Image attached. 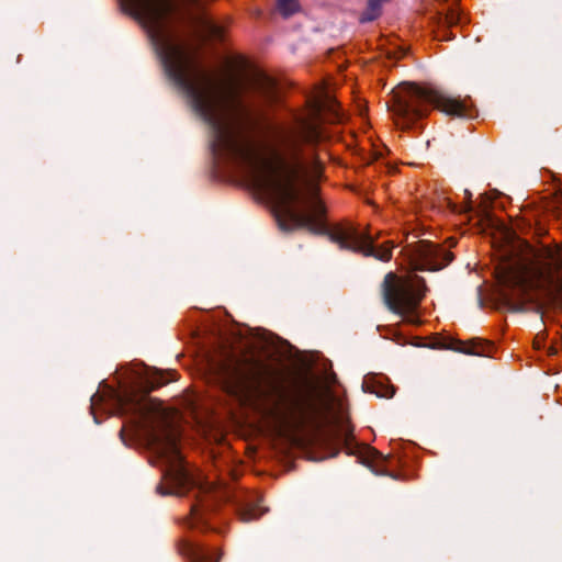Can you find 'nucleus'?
Here are the masks:
<instances>
[{"label":"nucleus","instance_id":"1","mask_svg":"<svg viewBox=\"0 0 562 562\" xmlns=\"http://www.w3.org/2000/svg\"><path fill=\"white\" fill-rule=\"evenodd\" d=\"M120 5L144 29L167 78L209 125L214 158L252 164L254 150L243 131L246 125L263 120L265 113L251 109L235 88L218 86L196 66L186 40L172 25L177 18L173 0H120Z\"/></svg>","mask_w":562,"mask_h":562},{"label":"nucleus","instance_id":"2","mask_svg":"<svg viewBox=\"0 0 562 562\" xmlns=\"http://www.w3.org/2000/svg\"><path fill=\"white\" fill-rule=\"evenodd\" d=\"M324 112L331 114L333 121L339 120L336 102L327 98V100L314 104L310 116L295 114L293 126L277 131L279 149L276 151V159L283 172V179L260 177L258 183L261 188L270 191L273 196L276 220L281 231L292 232L296 228H306L316 235H327L333 243L338 244L340 249L389 261L392 258L391 248L376 249L373 239L369 235L360 233L356 227L340 225L329 229L323 220L326 207L318 198H312L311 213L302 212L295 206L300 201L295 180L304 170L303 146L315 147L324 139L321 127Z\"/></svg>","mask_w":562,"mask_h":562},{"label":"nucleus","instance_id":"3","mask_svg":"<svg viewBox=\"0 0 562 562\" xmlns=\"http://www.w3.org/2000/svg\"><path fill=\"white\" fill-rule=\"evenodd\" d=\"M167 383L168 380L162 372L147 370L135 384L122 394H115L117 409L120 415L127 419L126 427L133 435L144 441L166 463L167 483L157 485V493L162 496H183L192 492L193 501L187 525L190 528L206 527V514L214 510L221 499L227 497V492L211 483H198L183 462L176 438L171 434H161L157 430L156 424L164 419V415L148 394ZM124 432L125 426L120 431L123 441Z\"/></svg>","mask_w":562,"mask_h":562},{"label":"nucleus","instance_id":"4","mask_svg":"<svg viewBox=\"0 0 562 562\" xmlns=\"http://www.w3.org/2000/svg\"><path fill=\"white\" fill-rule=\"evenodd\" d=\"M217 371L227 394L258 406L281 427L297 429L308 423L329 420L338 426L347 415L342 400L329 390L319 405L292 393L284 373L260 358L231 357L218 364Z\"/></svg>","mask_w":562,"mask_h":562},{"label":"nucleus","instance_id":"5","mask_svg":"<svg viewBox=\"0 0 562 562\" xmlns=\"http://www.w3.org/2000/svg\"><path fill=\"white\" fill-rule=\"evenodd\" d=\"M530 265H516L501 277L502 299L512 312L543 314L562 306V279L555 270L562 266V249L542 246Z\"/></svg>","mask_w":562,"mask_h":562},{"label":"nucleus","instance_id":"6","mask_svg":"<svg viewBox=\"0 0 562 562\" xmlns=\"http://www.w3.org/2000/svg\"><path fill=\"white\" fill-rule=\"evenodd\" d=\"M436 108L448 115L472 116L465 101L449 97L443 91L425 85L405 82L394 92L390 108L396 125L402 130L411 128L418 120L426 117Z\"/></svg>","mask_w":562,"mask_h":562},{"label":"nucleus","instance_id":"7","mask_svg":"<svg viewBox=\"0 0 562 562\" xmlns=\"http://www.w3.org/2000/svg\"><path fill=\"white\" fill-rule=\"evenodd\" d=\"M426 291L424 278L417 276L408 280L398 278L394 272H389L381 284V294L385 306L411 324L419 323L417 310Z\"/></svg>","mask_w":562,"mask_h":562},{"label":"nucleus","instance_id":"8","mask_svg":"<svg viewBox=\"0 0 562 562\" xmlns=\"http://www.w3.org/2000/svg\"><path fill=\"white\" fill-rule=\"evenodd\" d=\"M352 432L353 427L349 423L347 414L338 425V429L333 431L326 438L327 445L333 446L335 442H338L344 446L348 454L358 456L360 462L370 468L375 474L391 475V477H394V474H389V472L383 468L387 458L368 445H358L353 442Z\"/></svg>","mask_w":562,"mask_h":562},{"label":"nucleus","instance_id":"9","mask_svg":"<svg viewBox=\"0 0 562 562\" xmlns=\"http://www.w3.org/2000/svg\"><path fill=\"white\" fill-rule=\"evenodd\" d=\"M453 260V254L428 241L419 240L413 249V266L419 271H437Z\"/></svg>","mask_w":562,"mask_h":562},{"label":"nucleus","instance_id":"10","mask_svg":"<svg viewBox=\"0 0 562 562\" xmlns=\"http://www.w3.org/2000/svg\"><path fill=\"white\" fill-rule=\"evenodd\" d=\"M250 90L267 104L278 102L277 82L267 74L256 70L248 80Z\"/></svg>","mask_w":562,"mask_h":562},{"label":"nucleus","instance_id":"11","mask_svg":"<svg viewBox=\"0 0 562 562\" xmlns=\"http://www.w3.org/2000/svg\"><path fill=\"white\" fill-rule=\"evenodd\" d=\"M196 24L200 26L203 37L206 41L223 43L225 42V26L218 24L215 20L206 14L196 18Z\"/></svg>","mask_w":562,"mask_h":562},{"label":"nucleus","instance_id":"12","mask_svg":"<svg viewBox=\"0 0 562 562\" xmlns=\"http://www.w3.org/2000/svg\"><path fill=\"white\" fill-rule=\"evenodd\" d=\"M453 349L465 355L491 357L493 344L487 340L475 338L467 342L459 341L458 347H454Z\"/></svg>","mask_w":562,"mask_h":562},{"label":"nucleus","instance_id":"13","mask_svg":"<svg viewBox=\"0 0 562 562\" xmlns=\"http://www.w3.org/2000/svg\"><path fill=\"white\" fill-rule=\"evenodd\" d=\"M382 2L379 0H368L366 10L359 16L360 23H368L376 20L381 15Z\"/></svg>","mask_w":562,"mask_h":562},{"label":"nucleus","instance_id":"14","mask_svg":"<svg viewBox=\"0 0 562 562\" xmlns=\"http://www.w3.org/2000/svg\"><path fill=\"white\" fill-rule=\"evenodd\" d=\"M277 10L284 19H288L299 12V0H277Z\"/></svg>","mask_w":562,"mask_h":562},{"label":"nucleus","instance_id":"15","mask_svg":"<svg viewBox=\"0 0 562 562\" xmlns=\"http://www.w3.org/2000/svg\"><path fill=\"white\" fill-rule=\"evenodd\" d=\"M238 515L241 521L249 522L261 517L263 515V510H261L257 506L247 505L245 507L239 508Z\"/></svg>","mask_w":562,"mask_h":562},{"label":"nucleus","instance_id":"16","mask_svg":"<svg viewBox=\"0 0 562 562\" xmlns=\"http://www.w3.org/2000/svg\"><path fill=\"white\" fill-rule=\"evenodd\" d=\"M372 393H374L378 397L391 398L393 397L395 391L393 386H385L381 383L372 385Z\"/></svg>","mask_w":562,"mask_h":562},{"label":"nucleus","instance_id":"17","mask_svg":"<svg viewBox=\"0 0 562 562\" xmlns=\"http://www.w3.org/2000/svg\"><path fill=\"white\" fill-rule=\"evenodd\" d=\"M446 19H447V21H448L449 23H454V22H457V15H456L454 13H451V14H450V15H448Z\"/></svg>","mask_w":562,"mask_h":562},{"label":"nucleus","instance_id":"18","mask_svg":"<svg viewBox=\"0 0 562 562\" xmlns=\"http://www.w3.org/2000/svg\"><path fill=\"white\" fill-rule=\"evenodd\" d=\"M339 453V449L334 447V452L331 453V457H336Z\"/></svg>","mask_w":562,"mask_h":562},{"label":"nucleus","instance_id":"19","mask_svg":"<svg viewBox=\"0 0 562 562\" xmlns=\"http://www.w3.org/2000/svg\"><path fill=\"white\" fill-rule=\"evenodd\" d=\"M336 381V374L333 373L331 376H330V382H335Z\"/></svg>","mask_w":562,"mask_h":562},{"label":"nucleus","instance_id":"20","mask_svg":"<svg viewBox=\"0 0 562 562\" xmlns=\"http://www.w3.org/2000/svg\"><path fill=\"white\" fill-rule=\"evenodd\" d=\"M464 193L467 196H469V198L471 196V193L469 192V190H465Z\"/></svg>","mask_w":562,"mask_h":562}]
</instances>
